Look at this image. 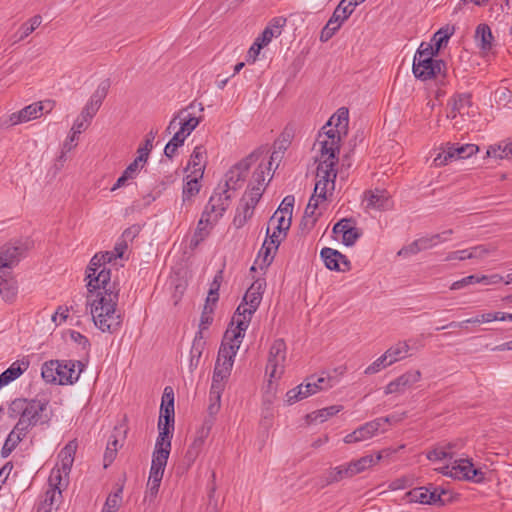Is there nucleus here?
Returning a JSON list of instances; mask_svg holds the SVG:
<instances>
[{"label":"nucleus","instance_id":"obj_1","mask_svg":"<svg viewBox=\"0 0 512 512\" xmlns=\"http://www.w3.org/2000/svg\"><path fill=\"white\" fill-rule=\"evenodd\" d=\"M87 302L95 326L102 332L116 333L122 325V316L117 314L119 287L111 283V271L102 267L97 272H88Z\"/></svg>","mask_w":512,"mask_h":512},{"label":"nucleus","instance_id":"obj_2","mask_svg":"<svg viewBox=\"0 0 512 512\" xmlns=\"http://www.w3.org/2000/svg\"><path fill=\"white\" fill-rule=\"evenodd\" d=\"M433 45L422 42L418 47L412 65L414 76L422 81L436 79L438 75L446 77V63L441 59H435L437 55Z\"/></svg>","mask_w":512,"mask_h":512},{"label":"nucleus","instance_id":"obj_3","mask_svg":"<svg viewBox=\"0 0 512 512\" xmlns=\"http://www.w3.org/2000/svg\"><path fill=\"white\" fill-rule=\"evenodd\" d=\"M341 134H343V131L334 126L321 129L317 137V142L320 145L319 160H327V162L331 161L338 164Z\"/></svg>","mask_w":512,"mask_h":512},{"label":"nucleus","instance_id":"obj_4","mask_svg":"<svg viewBox=\"0 0 512 512\" xmlns=\"http://www.w3.org/2000/svg\"><path fill=\"white\" fill-rule=\"evenodd\" d=\"M286 360V344L283 339H276L272 343L266 365V373L269 376V385L273 379H279L284 373V363Z\"/></svg>","mask_w":512,"mask_h":512},{"label":"nucleus","instance_id":"obj_5","mask_svg":"<svg viewBox=\"0 0 512 512\" xmlns=\"http://www.w3.org/2000/svg\"><path fill=\"white\" fill-rule=\"evenodd\" d=\"M255 159V154L251 153L247 157L240 160L238 163L233 165L225 174V183L222 189H227V193L230 190L236 191L240 189L247 177L248 171Z\"/></svg>","mask_w":512,"mask_h":512},{"label":"nucleus","instance_id":"obj_6","mask_svg":"<svg viewBox=\"0 0 512 512\" xmlns=\"http://www.w3.org/2000/svg\"><path fill=\"white\" fill-rule=\"evenodd\" d=\"M335 163L327 160H319V164L316 170L317 181L313 194L317 195L321 200L327 199L328 184L331 183L332 189H334L335 179L337 176Z\"/></svg>","mask_w":512,"mask_h":512},{"label":"nucleus","instance_id":"obj_7","mask_svg":"<svg viewBox=\"0 0 512 512\" xmlns=\"http://www.w3.org/2000/svg\"><path fill=\"white\" fill-rule=\"evenodd\" d=\"M175 420L159 417L158 420V437L155 443V449L152 455L169 458L171 451V439L174 431Z\"/></svg>","mask_w":512,"mask_h":512},{"label":"nucleus","instance_id":"obj_8","mask_svg":"<svg viewBox=\"0 0 512 512\" xmlns=\"http://www.w3.org/2000/svg\"><path fill=\"white\" fill-rule=\"evenodd\" d=\"M29 249L28 241L9 242L0 248V268H13Z\"/></svg>","mask_w":512,"mask_h":512},{"label":"nucleus","instance_id":"obj_9","mask_svg":"<svg viewBox=\"0 0 512 512\" xmlns=\"http://www.w3.org/2000/svg\"><path fill=\"white\" fill-rule=\"evenodd\" d=\"M48 405L49 401L47 399L34 398L27 400L24 418L33 426L38 424L48 426L52 417L46 413Z\"/></svg>","mask_w":512,"mask_h":512},{"label":"nucleus","instance_id":"obj_10","mask_svg":"<svg viewBox=\"0 0 512 512\" xmlns=\"http://www.w3.org/2000/svg\"><path fill=\"white\" fill-rule=\"evenodd\" d=\"M389 422V417H379L372 421L366 422L365 424L355 429L353 432L347 434L344 437V442L346 444H352L370 439L380 430L384 424Z\"/></svg>","mask_w":512,"mask_h":512},{"label":"nucleus","instance_id":"obj_11","mask_svg":"<svg viewBox=\"0 0 512 512\" xmlns=\"http://www.w3.org/2000/svg\"><path fill=\"white\" fill-rule=\"evenodd\" d=\"M283 234H279L276 230L269 235V227L266 231V239L259 251L258 258H262L259 267L261 270L268 268L274 260V255L279 245L284 240Z\"/></svg>","mask_w":512,"mask_h":512},{"label":"nucleus","instance_id":"obj_12","mask_svg":"<svg viewBox=\"0 0 512 512\" xmlns=\"http://www.w3.org/2000/svg\"><path fill=\"white\" fill-rule=\"evenodd\" d=\"M43 106L41 103L30 104L20 111L14 112L8 116L1 118L0 125L2 128H10L20 123L30 121L42 114Z\"/></svg>","mask_w":512,"mask_h":512},{"label":"nucleus","instance_id":"obj_13","mask_svg":"<svg viewBox=\"0 0 512 512\" xmlns=\"http://www.w3.org/2000/svg\"><path fill=\"white\" fill-rule=\"evenodd\" d=\"M320 257L325 267L331 271L348 272L352 269L351 261L336 249L324 247L320 251Z\"/></svg>","mask_w":512,"mask_h":512},{"label":"nucleus","instance_id":"obj_14","mask_svg":"<svg viewBox=\"0 0 512 512\" xmlns=\"http://www.w3.org/2000/svg\"><path fill=\"white\" fill-rule=\"evenodd\" d=\"M265 286L266 282L264 279H257L252 283V285L244 294L242 302L248 306L244 307V313H246L248 317L253 316V314L257 311L262 300Z\"/></svg>","mask_w":512,"mask_h":512},{"label":"nucleus","instance_id":"obj_15","mask_svg":"<svg viewBox=\"0 0 512 512\" xmlns=\"http://www.w3.org/2000/svg\"><path fill=\"white\" fill-rule=\"evenodd\" d=\"M60 367H58V384L59 385H72L79 379L80 373L84 368L81 361L74 360H59Z\"/></svg>","mask_w":512,"mask_h":512},{"label":"nucleus","instance_id":"obj_16","mask_svg":"<svg viewBox=\"0 0 512 512\" xmlns=\"http://www.w3.org/2000/svg\"><path fill=\"white\" fill-rule=\"evenodd\" d=\"M353 218H343L334 224L332 232L342 235V243L345 246H353L362 236V232L355 226Z\"/></svg>","mask_w":512,"mask_h":512},{"label":"nucleus","instance_id":"obj_17","mask_svg":"<svg viewBox=\"0 0 512 512\" xmlns=\"http://www.w3.org/2000/svg\"><path fill=\"white\" fill-rule=\"evenodd\" d=\"M231 195L227 193V189L217 187L210 197L206 208L212 215L213 221L217 222L230 205Z\"/></svg>","mask_w":512,"mask_h":512},{"label":"nucleus","instance_id":"obj_18","mask_svg":"<svg viewBox=\"0 0 512 512\" xmlns=\"http://www.w3.org/2000/svg\"><path fill=\"white\" fill-rule=\"evenodd\" d=\"M421 378L419 370H411L400 375L385 387V394L402 393L406 388L411 387L414 383L418 382Z\"/></svg>","mask_w":512,"mask_h":512},{"label":"nucleus","instance_id":"obj_19","mask_svg":"<svg viewBox=\"0 0 512 512\" xmlns=\"http://www.w3.org/2000/svg\"><path fill=\"white\" fill-rule=\"evenodd\" d=\"M243 338H239L238 340L233 338V331L231 329H227L224 333L222 343L220 345L218 351L219 361L227 360L231 358L232 363H234L235 356L240 348V344Z\"/></svg>","mask_w":512,"mask_h":512},{"label":"nucleus","instance_id":"obj_20","mask_svg":"<svg viewBox=\"0 0 512 512\" xmlns=\"http://www.w3.org/2000/svg\"><path fill=\"white\" fill-rule=\"evenodd\" d=\"M244 307H248L245 305L242 301L237 307L230 325L235 324V328L232 329L233 331V338L238 340L239 338H244L245 332L248 329V326L250 324L252 316H247L246 313H244Z\"/></svg>","mask_w":512,"mask_h":512},{"label":"nucleus","instance_id":"obj_21","mask_svg":"<svg viewBox=\"0 0 512 512\" xmlns=\"http://www.w3.org/2000/svg\"><path fill=\"white\" fill-rule=\"evenodd\" d=\"M366 207L376 210H387L390 206V196L386 190L375 189L365 193Z\"/></svg>","mask_w":512,"mask_h":512},{"label":"nucleus","instance_id":"obj_22","mask_svg":"<svg viewBox=\"0 0 512 512\" xmlns=\"http://www.w3.org/2000/svg\"><path fill=\"white\" fill-rule=\"evenodd\" d=\"M195 103H191L186 109H182L178 112L179 120H180V130L184 132L186 135H190L192 131L199 125L202 117H196L193 113H190L189 110L195 109Z\"/></svg>","mask_w":512,"mask_h":512},{"label":"nucleus","instance_id":"obj_23","mask_svg":"<svg viewBox=\"0 0 512 512\" xmlns=\"http://www.w3.org/2000/svg\"><path fill=\"white\" fill-rule=\"evenodd\" d=\"M127 430L122 429V427H115L113 433L109 437L107 447L104 453V467H108L116 458L117 450L119 447L118 436L123 434L125 438ZM122 446V444H120Z\"/></svg>","mask_w":512,"mask_h":512},{"label":"nucleus","instance_id":"obj_24","mask_svg":"<svg viewBox=\"0 0 512 512\" xmlns=\"http://www.w3.org/2000/svg\"><path fill=\"white\" fill-rule=\"evenodd\" d=\"M381 458L382 456L379 453L375 457L373 455H365L357 460L349 462L345 466L349 472L350 478L375 465Z\"/></svg>","mask_w":512,"mask_h":512},{"label":"nucleus","instance_id":"obj_25","mask_svg":"<svg viewBox=\"0 0 512 512\" xmlns=\"http://www.w3.org/2000/svg\"><path fill=\"white\" fill-rule=\"evenodd\" d=\"M29 362L15 361L0 374V389L20 377L27 370Z\"/></svg>","mask_w":512,"mask_h":512},{"label":"nucleus","instance_id":"obj_26","mask_svg":"<svg viewBox=\"0 0 512 512\" xmlns=\"http://www.w3.org/2000/svg\"><path fill=\"white\" fill-rule=\"evenodd\" d=\"M77 450L76 440L69 441L59 452L58 458L60 459V469L63 474L68 476L74 462L75 453Z\"/></svg>","mask_w":512,"mask_h":512},{"label":"nucleus","instance_id":"obj_27","mask_svg":"<svg viewBox=\"0 0 512 512\" xmlns=\"http://www.w3.org/2000/svg\"><path fill=\"white\" fill-rule=\"evenodd\" d=\"M286 24L283 17H274L270 20L263 32L257 37L263 44L268 45L274 37L281 34V28Z\"/></svg>","mask_w":512,"mask_h":512},{"label":"nucleus","instance_id":"obj_28","mask_svg":"<svg viewBox=\"0 0 512 512\" xmlns=\"http://www.w3.org/2000/svg\"><path fill=\"white\" fill-rule=\"evenodd\" d=\"M200 169H195L191 172V175L187 176V181L183 186L182 200L183 202L189 201L193 196L197 195L200 191L199 180L203 177L200 174Z\"/></svg>","mask_w":512,"mask_h":512},{"label":"nucleus","instance_id":"obj_29","mask_svg":"<svg viewBox=\"0 0 512 512\" xmlns=\"http://www.w3.org/2000/svg\"><path fill=\"white\" fill-rule=\"evenodd\" d=\"M205 345L203 334L201 331H197L190 349L189 369L191 372L198 367Z\"/></svg>","mask_w":512,"mask_h":512},{"label":"nucleus","instance_id":"obj_30","mask_svg":"<svg viewBox=\"0 0 512 512\" xmlns=\"http://www.w3.org/2000/svg\"><path fill=\"white\" fill-rule=\"evenodd\" d=\"M159 417L172 419V421L175 418L174 391L170 386L164 388Z\"/></svg>","mask_w":512,"mask_h":512},{"label":"nucleus","instance_id":"obj_31","mask_svg":"<svg viewBox=\"0 0 512 512\" xmlns=\"http://www.w3.org/2000/svg\"><path fill=\"white\" fill-rule=\"evenodd\" d=\"M475 40L482 51H490L494 40L491 28L487 24H479L475 31Z\"/></svg>","mask_w":512,"mask_h":512},{"label":"nucleus","instance_id":"obj_32","mask_svg":"<svg viewBox=\"0 0 512 512\" xmlns=\"http://www.w3.org/2000/svg\"><path fill=\"white\" fill-rule=\"evenodd\" d=\"M485 157L494 159H512V141H502L488 147Z\"/></svg>","mask_w":512,"mask_h":512},{"label":"nucleus","instance_id":"obj_33","mask_svg":"<svg viewBox=\"0 0 512 512\" xmlns=\"http://www.w3.org/2000/svg\"><path fill=\"white\" fill-rule=\"evenodd\" d=\"M213 223H215L213 221V215L207 209H205L204 212L202 213V216L198 222L197 228L192 238V244H194L195 246L198 245V243L209 234V231L206 230V226L212 225Z\"/></svg>","mask_w":512,"mask_h":512},{"label":"nucleus","instance_id":"obj_34","mask_svg":"<svg viewBox=\"0 0 512 512\" xmlns=\"http://www.w3.org/2000/svg\"><path fill=\"white\" fill-rule=\"evenodd\" d=\"M349 123V112L347 108H339L337 112L330 117L326 125L323 126V129H326L327 126H334L343 131V134H347Z\"/></svg>","mask_w":512,"mask_h":512},{"label":"nucleus","instance_id":"obj_35","mask_svg":"<svg viewBox=\"0 0 512 512\" xmlns=\"http://www.w3.org/2000/svg\"><path fill=\"white\" fill-rule=\"evenodd\" d=\"M42 22V18L40 15H35L32 18H30L27 22L23 23L19 30L15 33L13 36L14 43L24 40L26 37H28L31 33L37 29Z\"/></svg>","mask_w":512,"mask_h":512},{"label":"nucleus","instance_id":"obj_36","mask_svg":"<svg viewBox=\"0 0 512 512\" xmlns=\"http://www.w3.org/2000/svg\"><path fill=\"white\" fill-rule=\"evenodd\" d=\"M471 95L468 93L458 94L453 98V107L451 110V118H455L457 114H469L468 109L471 107Z\"/></svg>","mask_w":512,"mask_h":512},{"label":"nucleus","instance_id":"obj_37","mask_svg":"<svg viewBox=\"0 0 512 512\" xmlns=\"http://www.w3.org/2000/svg\"><path fill=\"white\" fill-rule=\"evenodd\" d=\"M167 461L168 459H165V457L152 455L148 480L161 483Z\"/></svg>","mask_w":512,"mask_h":512},{"label":"nucleus","instance_id":"obj_38","mask_svg":"<svg viewBox=\"0 0 512 512\" xmlns=\"http://www.w3.org/2000/svg\"><path fill=\"white\" fill-rule=\"evenodd\" d=\"M206 164V149L203 145H198L194 148L190 160L188 162V168L200 169V173L204 174Z\"/></svg>","mask_w":512,"mask_h":512},{"label":"nucleus","instance_id":"obj_39","mask_svg":"<svg viewBox=\"0 0 512 512\" xmlns=\"http://www.w3.org/2000/svg\"><path fill=\"white\" fill-rule=\"evenodd\" d=\"M254 207H250L246 202L239 203L236 214L233 219V225L235 228H242L246 222L253 216Z\"/></svg>","mask_w":512,"mask_h":512},{"label":"nucleus","instance_id":"obj_40","mask_svg":"<svg viewBox=\"0 0 512 512\" xmlns=\"http://www.w3.org/2000/svg\"><path fill=\"white\" fill-rule=\"evenodd\" d=\"M457 143H447L446 147L434 159L436 166L447 165L453 160H457Z\"/></svg>","mask_w":512,"mask_h":512},{"label":"nucleus","instance_id":"obj_41","mask_svg":"<svg viewBox=\"0 0 512 512\" xmlns=\"http://www.w3.org/2000/svg\"><path fill=\"white\" fill-rule=\"evenodd\" d=\"M58 367H60L59 360L46 361L41 368L42 378L47 383H58Z\"/></svg>","mask_w":512,"mask_h":512},{"label":"nucleus","instance_id":"obj_42","mask_svg":"<svg viewBox=\"0 0 512 512\" xmlns=\"http://www.w3.org/2000/svg\"><path fill=\"white\" fill-rule=\"evenodd\" d=\"M410 346L406 341L398 342L396 345L386 350L385 354L389 359V363H395L396 361L406 357Z\"/></svg>","mask_w":512,"mask_h":512},{"label":"nucleus","instance_id":"obj_43","mask_svg":"<svg viewBox=\"0 0 512 512\" xmlns=\"http://www.w3.org/2000/svg\"><path fill=\"white\" fill-rule=\"evenodd\" d=\"M342 409H343L342 405H332V406L320 409L316 412L309 414L308 418L312 422L319 421L320 423H322V422L328 420L330 417L339 413Z\"/></svg>","mask_w":512,"mask_h":512},{"label":"nucleus","instance_id":"obj_44","mask_svg":"<svg viewBox=\"0 0 512 512\" xmlns=\"http://www.w3.org/2000/svg\"><path fill=\"white\" fill-rule=\"evenodd\" d=\"M428 492H429V487L427 486H422V487H416V488H413L412 490L408 491L405 496H404V499L406 500V502H409V503H420V504H428L429 500L427 499V496H428Z\"/></svg>","mask_w":512,"mask_h":512},{"label":"nucleus","instance_id":"obj_45","mask_svg":"<svg viewBox=\"0 0 512 512\" xmlns=\"http://www.w3.org/2000/svg\"><path fill=\"white\" fill-rule=\"evenodd\" d=\"M111 86V81L109 78L104 79L99 83L97 86V89L94 91V93L91 95L89 102L95 104L99 108L101 107L104 99L106 98L108 91Z\"/></svg>","mask_w":512,"mask_h":512},{"label":"nucleus","instance_id":"obj_46","mask_svg":"<svg viewBox=\"0 0 512 512\" xmlns=\"http://www.w3.org/2000/svg\"><path fill=\"white\" fill-rule=\"evenodd\" d=\"M344 478H350L349 472L347 471V468L345 465H340L335 468H332L328 471L327 475L325 476V483L324 485H330L332 483H337Z\"/></svg>","mask_w":512,"mask_h":512},{"label":"nucleus","instance_id":"obj_47","mask_svg":"<svg viewBox=\"0 0 512 512\" xmlns=\"http://www.w3.org/2000/svg\"><path fill=\"white\" fill-rule=\"evenodd\" d=\"M0 295L6 302H12L17 295V284L15 279H8L0 282Z\"/></svg>","mask_w":512,"mask_h":512},{"label":"nucleus","instance_id":"obj_48","mask_svg":"<svg viewBox=\"0 0 512 512\" xmlns=\"http://www.w3.org/2000/svg\"><path fill=\"white\" fill-rule=\"evenodd\" d=\"M471 461L472 459L469 458L455 460L454 464L452 465V469H454L452 472L453 478L458 480H466L469 474L468 463H471Z\"/></svg>","mask_w":512,"mask_h":512},{"label":"nucleus","instance_id":"obj_49","mask_svg":"<svg viewBox=\"0 0 512 512\" xmlns=\"http://www.w3.org/2000/svg\"><path fill=\"white\" fill-rule=\"evenodd\" d=\"M476 283H485L488 284V277L487 276H477V275H469L466 276L458 281H455L452 283L450 289L451 290H459L462 289L468 285L476 284Z\"/></svg>","mask_w":512,"mask_h":512},{"label":"nucleus","instance_id":"obj_50","mask_svg":"<svg viewBox=\"0 0 512 512\" xmlns=\"http://www.w3.org/2000/svg\"><path fill=\"white\" fill-rule=\"evenodd\" d=\"M26 402H27V399H25V398L14 399L8 407L9 417L12 419H15L17 417L24 418Z\"/></svg>","mask_w":512,"mask_h":512},{"label":"nucleus","instance_id":"obj_51","mask_svg":"<svg viewBox=\"0 0 512 512\" xmlns=\"http://www.w3.org/2000/svg\"><path fill=\"white\" fill-rule=\"evenodd\" d=\"M309 396L310 390L304 388V384H300L286 393V401L288 404H294L297 401L305 399Z\"/></svg>","mask_w":512,"mask_h":512},{"label":"nucleus","instance_id":"obj_52","mask_svg":"<svg viewBox=\"0 0 512 512\" xmlns=\"http://www.w3.org/2000/svg\"><path fill=\"white\" fill-rule=\"evenodd\" d=\"M452 34L453 29H450L449 27L441 28L434 34L433 40L435 41V44L433 47L436 53H438L440 49L447 44Z\"/></svg>","mask_w":512,"mask_h":512},{"label":"nucleus","instance_id":"obj_53","mask_svg":"<svg viewBox=\"0 0 512 512\" xmlns=\"http://www.w3.org/2000/svg\"><path fill=\"white\" fill-rule=\"evenodd\" d=\"M274 220L277 221V226H276L275 230L279 234H283V238H286L287 233L291 226L292 217H290L288 215H284V214H279L278 217H275V213H274L273 216L271 217L270 221H274Z\"/></svg>","mask_w":512,"mask_h":512},{"label":"nucleus","instance_id":"obj_54","mask_svg":"<svg viewBox=\"0 0 512 512\" xmlns=\"http://www.w3.org/2000/svg\"><path fill=\"white\" fill-rule=\"evenodd\" d=\"M341 24L338 22H335L331 17L326 23V25L322 28L320 33V41L321 42H327L329 41L336 32L341 28Z\"/></svg>","mask_w":512,"mask_h":512},{"label":"nucleus","instance_id":"obj_55","mask_svg":"<svg viewBox=\"0 0 512 512\" xmlns=\"http://www.w3.org/2000/svg\"><path fill=\"white\" fill-rule=\"evenodd\" d=\"M426 456L430 461H441L444 459H452L454 453L448 451L445 447H443V445H438L437 447L428 451Z\"/></svg>","mask_w":512,"mask_h":512},{"label":"nucleus","instance_id":"obj_56","mask_svg":"<svg viewBox=\"0 0 512 512\" xmlns=\"http://www.w3.org/2000/svg\"><path fill=\"white\" fill-rule=\"evenodd\" d=\"M263 190L259 186H252L249 192H246L241 198V202H246L250 207H256L260 198L262 197Z\"/></svg>","mask_w":512,"mask_h":512},{"label":"nucleus","instance_id":"obj_57","mask_svg":"<svg viewBox=\"0 0 512 512\" xmlns=\"http://www.w3.org/2000/svg\"><path fill=\"white\" fill-rule=\"evenodd\" d=\"M203 446L204 443L202 441L194 438L193 442L190 444L185 453V460L189 465L195 462Z\"/></svg>","mask_w":512,"mask_h":512},{"label":"nucleus","instance_id":"obj_58","mask_svg":"<svg viewBox=\"0 0 512 512\" xmlns=\"http://www.w3.org/2000/svg\"><path fill=\"white\" fill-rule=\"evenodd\" d=\"M429 492L427 499L429 500L428 505H440L443 506L445 504L444 500L442 499V495H444L446 492L444 489H440L433 484L428 485Z\"/></svg>","mask_w":512,"mask_h":512},{"label":"nucleus","instance_id":"obj_59","mask_svg":"<svg viewBox=\"0 0 512 512\" xmlns=\"http://www.w3.org/2000/svg\"><path fill=\"white\" fill-rule=\"evenodd\" d=\"M62 473H63V471L60 468L52 469L49 479H48L49 488H55L56 490H61L62 486L65 487L67 485V482L64 480Z\"/></svg>","mask_w":512,"mask_h":512},{"label":"nucleus","instance_id":"obj_60","mask_svg":"<svg viewBox=\"0 0 512 512\" xmlns=\"http://www.w3.org/2000/svg\"><path fill=\"white\" fill-rule=\"evenodd\" d=\"M20 442L21 438L19 436L15 437L14 433H9L1 449V457L7 458Z\"/></svg>","mask_w":512,"mask_h":512},{"label":"nucleus","instance_id":"obj_61","mask_svg":"<svg viewBox=\"0 0 512 512\" xmlns=\"http://www.w3.org/2000/svg\"><path fill=\"white\" fill-rule=\"evenodd\" d=\"M122 491H123V488L120 487L114 493L109 494L102 510L116 512L119 508V501L121 499Z\"/></svg>","mask_w":512,"mask_h":512},{"label":"nucleus","instance_id":"obj_62","mask_svg":"<svg viewBox=\"0 0 512 512\" xmlns=\"http://www.w3.org/2000/svg\"><path fill=\"white\" fill-rule=\"evenodd\" d=\"M392 363H389V359L384 353L382 356L377 358L372 364H370L364 371L365 374L371 375L379 372L381 369L391 365Z\"/></svg>","mask_w":512,"mask_h":512},{"label":"nucleus","instance_id":"obj_63","mask_svg":"<svg viewBox=\"0 0 512 512\" xmlns=\"http://www.w3.org/2000/svg\"><path fill=\"white\" fill-rule=\"evenodd\" d=\"M294 202L295 198L293 195H287L286 197H284L280 206L275 211V217H278L279 214H284L292 217Z\"/></svg>","mask_w":512,"mask_h":512},{"label":"nucleus","instance_id":"obj_64","mask_svg":"<svg viewBox=\"0 0 512 512\" xmlns=\"http://www.w3.org/2000/svg\"><path fill=\"white\" fill-rule=\"evenodd\" d=\"M62 497L61 490H56L55 488H49L45 494L44 498L41 501L44 504H47L51 507H58L57 503L60 501Z\"/></svg>","mask_w":512,"mask_h":512}]
</instances>
